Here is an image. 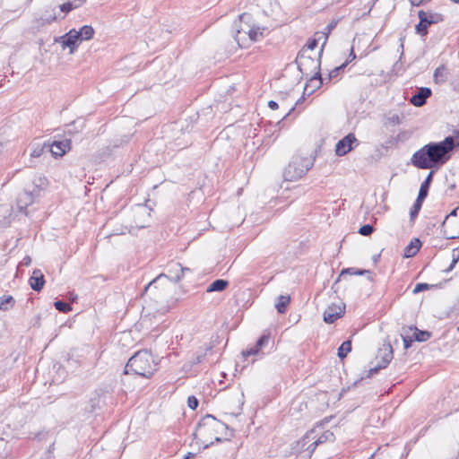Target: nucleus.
<instances>
[{
	"instance_id": "603ef678",
	"label": "nucleus",
	"mask_w": 459,
	"mask_h": 459,
	"mask_svg": "<svg viewBox=\"0 0 459 459\" xmlns=\"http://www.w3.org/2000/svg\"><path fill=\"white\" fill-rule=\"evenodd\" d=\"M459 147V131L456 134V136L454 137V150Z\"/></svg>"
},
{
	"instance_id": "e2e57ef3",
	"label": "nucleus",
	"mask_w": 459,
	"mask_h": 459,
	"mask_svg": "<svg viewBox=\"0 0 459 459\" xmlns=\"http://www.w3.org/2000/svg\"><path fill=\"white\" fill-rule=\"evenodd\" d=\"M239 402H240V405L238 406V410L240 411L241 410V406L243 405V402L240 401V400H239Z\"/></svg>"
},
{
	"instance_id": "dca6fc26",
	"label": "nucleus",
	"mask_w": 459,
	"mask_h": 459,
	"mask_svg": "<svg viewBox=\"0 0 459 459\" xmlns=\"http://www.w3.org/2000/svg\"><path fill=\"white\" fill-rule=\"evenodd\" d=\"M36 195L35 189L33 191L24 190L20 193L16 201L19 211L27 214L26 208L34 202Z\"/></svg>"
},
{
	"instance_id": "69168bd1",
	"label": "nucleus",
	"mask_w": 459,
	"mask_h": 459,
	"mask_svg": "<svg viewBox=\"0 0 459 459\" xmlns=\"http://www.w3.org/2000/svg\"><path fill=\"white\" fill-rule=\"evenodd\" d=\"M455 186V185H451L449 187H450V189H454Z\"/></svg>"
},
{
	"instance_id": "4c0bfd02",
	"label": "nucleus",
	"mask_w": 459,
	"mask_h": 459,
	"mask_svg": "<svg viewBox=\"0 0 459 459\" xmlns=\"http://www.w3.org/2000/svg\"><path fill=\"white\" fill-rule=\"evenodd\" d=\"M421 205H422V202H420L418 200L415 201V204H413V206L410 212L411 221H413L417 217V215L421 208Z\"/></svg>"
},
{
	"instance_id": "864d4df0",
	"label": "nucleus",
	"mask_w": 459,
	"mask_h": 459,
	"mask_svg": "<svg viewBox=\"0 0 459 459\" xmlns=\"http://www.w3.org/2000/svg\"><path fill=\"white\" fill-rule=\"evenodd\" d=\"M31 263V259L30 256H25L22 262V264H24L25 266H28L30 265V264Z\"/></svg>"
},
{
	"instance_id": "bb28decb",
	"label": "nucleus",
	"mask_w": 459,
	"mask_h": 459,
	"mask_svg": "<svg viewBox=\"0 0 459 459\" xmlns=\"http://www.w3.org/2000/svg\"><path fill=\"white\" fill-rule=\"evenodd\" d=\"M81 40H90L93 38L95 30L91 25H83L79 30H77Z\"/></svg>"
},
{
	"instance_id": "20e7f679",
	"label": "nucleus",
	"mask_w": 459,
	"mask_h": 459,
	"mask_svg": "<svg viewBox=\"0 0 459 459\" xmlns=\"http://www.w3.org/2000/svg\"><path fill=\"white\" fill-rule=\"evenodd\" d=\"M321 428L317 427L310 431L307 432L306 435L297 442L296 451L297 452H307V455H310L316 446L327 441H333L334 436L333 433L327 430L324 433H321Z\"/></svg>"
},
{
	"instance_id": "4468645a",
	"label": "nucleus",
	"mask_w": 459,
	"mask_h": 459,
	"mask_svg": "<svg viewBox=\"0 0 459 459\" xmlns=\"http://www.w3.org/2000/svg\"><path fill=\"white\" fill-rule=\"evenodd\" d=\"M432 95V91L429 87L419 88L410 98V102L414 107H422L426 104L427 100Z\"/></svg>"
},
{
	"instance_id": "a211bd4d",
	"label": "nucleus",
	"mask_w": 459,
	"mask_h": 459,
	"mask_svg": "<svg viewBox=\"0 0 459 459\" xmlns=\"http://www.w3.org/2000/svg\"><path fill=\"white\" fill-rule=\"evenodd\" d=\"M258 30L259 28H254L249 26L247 30H246V29H244L243 27H241L240 29H237L236 35L234 37L235 40L237 41L239 47H242L239 42V34L243 31L248 35V38L251 41H257L258 36H263V32H259Z\"/></svg>"
},
{
	"instance_id": "a19ab883",
	"label": "nucleus",
	"mask_w": 459,
	"mask_h": 459,
	"mask_svg": "<svg viewBox=\"0 0 459 459\" xmlns=\"http://www.w3.org/2000/svg\"><path fill=\"white\" fill-rule=\"evenodd\" d=\"M429 285L428 283H418L416 284V286L414 287L413 290H412V293L413 294H417L420 291H423V290H427L429 289Z\"/></svg>"
},
{
	"instance_id": "8fccbe9b",
	"label": "nucleus",
	"mask_w": 459,
	"mask_h": 459,
	"mask_svg": "<svg viewBox=\"0 0 459 459\" xmlns=\"http://www.w3.org/2000/svg\"><path fill=\"white\" fill-rule=\"evenodd\" d=\"M412 6H420L426 0H409Z\"/></svg>"
},
{
	"instance_id": "79ce46f5",
	"label": "nucleus",
	"mask_w": 459,
	"mask_h": 459,
	"mask_svg": "<svg viewBox=\"0 0 459 459\" xmlns=\"http://www.w3.org/2000/svg\"><path fill=\"white\" fill-rule=\"evenodd\" d=\"M337 21H332L325 28L327 30L326 33H325V42L326 43V40L328 39V34L336 27Z\"/></svg>"
},
{
	"instance_id": "f8f14e48",
	"label": "nucleus",
	"mask_w": 459,
	"mask_h": 459,
	"mask_svg": "<svg viewBox=\"0 0 459 459\" xmlns=\"http://www.w3.org/2000/svg\"><path fill=\"white\" fill-rule=\"evenodd\" d=\"M354 144L358 145L359 141L352 133L348 134L339 140L335 145V154L343 156L354 149Z\"/></svg>"
},
{
	"instance_id": "ea45409f",
	"label": "nucleus",
	"mask_w": 459,
	"mask_h": 459,
	"mask_svg": "<svg viewBox=\"0 0 459 459\" xmlns=\"http://www.w3.org/2000/svg\"><path fill=\"white\" fill-rule=\"evenodd\" d=\"M373 232V227L369 224H366L359 230V233L363 236H369Z\"/></svg>"
},
{
	"instance_id": "0eeeda50",
	"label": "nucleus",
	"mask_w": 459,
	"mask_h": 459,
	"mask_svg": "<svg viewBox=\"0 0 459 459\" xmlns=\"http://www.w3.org/2000/svg\"><path fill=\"white\" fill-rule=\"evenodd\" d=\"M48 152L55 158L63 157L66 154L72 147V141L70 138L65 137V135H55L53 142L48 141Z\"/></svg>"
},
{
	"instance_id": "c9c22d12",
	"label": "nucleus",
	"mask_w": 459,
	"mask_h": 459,
	"mask_svg": "<svg viewBox=\"0 0 459 459\" xmlns=\"http://www.w3.org/2000/svg\"><path fill=\"white\" fill-rule=\"evenodd\" d=\"M429 187V186H428V183H422L416 200H418L420 202H423V200L428 195Z\"/></svg>"
},
{
	"instance_id": "39448f33",
	"label": "nucleus",
	"mask_w": 459,
	"mask_h": 459,
	"mask_svg": "<svg viewBox=\"0 0 459 459\" xmlns=\"http://www.w3.org/2000/svg\"><path fill=\"white\" fill-rule=\"evenodd\" d=\"M325 46V42L321 46L317 59L307 56L305 48H301L299 51L295 63L302 75L307 77L311 74H314V73L321 72V58Z\"/></svg>"
},
{
	"instance_id": "b1692460",
	"label": "nucleus",
	"mask_w": 459,
	"mask_h": 459,
	"mask_svg": "<svg viewBox=\"0 0 459 459\" xmlns=\"http://www.w3.org/2000/svg\"><path fill=\"white\" fill-rule=\"evenodd\" d=\"M421 246L420 241L418 238L412 239L410 244L404 248L403 256L406 258L412 257L417 254Z\"/></svg>"
},
{
	"instance_id": "f704fd0d",
	"label": "nucleus",
	"mask_w": 459,
	"mask_h": 459,
	"mask_svg": "<svg viewBox=\"0 0 459 459\" xmlns=\"http://www.w3.org/2000/svg\"><path fill=\"white\" fill-rule=\"evenodd\" d=\"M130 138L131 136L129 135H124L121 139L115 140L113 143L110 146H108V148H110V151H113L117 148H120L124 144H126L130 141Z\"/></svg>"
},
{
	"instance_id": "6ab92c4d",
	"label": "nucleus",
	"mask_w": 459,
	"mask_h": 459,
	"mask_svg": "<svg viewBox=\"0 0 459 459\" xmlns=\"http://www.w3.org/2000/svg\"><path fill=\"white\" fill-rule=\"evenodd\" d=\"M44 275L40 270L36 269L33 271L30 278V285L33 290L39 291L44 286Z\"/></svg>"
},
{
	"instance_id": "a878e982",
	"label": "nucleus",
	"mask_w": 459,
	"mask_h": 459,
	"mask_svg": "<svg viewBox=\"0 0 459 459\" xmlns=\"http://www.w3.org/2000/svg\"><path fill=\"white\" fill-rule=\"evenodd\" d=\"M290 296H287V295L286 296L285 295L279 296L276 300V303H275V307H276L277 311L281 314L285 313V311L290 304Z\"/></svg>"
},
{
	"instance_id": "49530a36",
	"label": "nucleus",
	"mask_w": 459,
	"mask_h": 459,
	"mask_svg": "<svg viewBox=\"0 0 459 459\" xmlns=\"http://www.w3.org/2000/svg\"><path fill=\"white\" fill-rule=\"evenodd\" d=\"M268 107L272 109V110H276L278 109L279 108V104L277 101L275 100H269L268 101Z\"/></svg>"
},
{
	"instance_id": "cd10ccee",
	"label": "nucleus",
	"mask_w": 459,
	"mask_h": 459,
	"mask_svg": "<svg viewBox=\"0 0 459 459\" xmlns=\"http://www.w3.org/2000/svg\"><path fill=\"white\" fill-rule=\"evenodd\" d=\"M409 330L412 332V339L417 342H425L431 336V333L428 331H421L417 328H409Z\"/></svg>"
},
{
	"instance_id": "3c124183",
	"label": "nucleus",
	"mask_w": 459,
	"mask_h": 459,
	"mask_svg": "<svg viewBox=\"0 0 459 459\" xmlns=\"http://www.w3.org/2000/svg\"><path fill=\"white\" fill-rule=\"evenodd\" d=\"M356 58V54L354 52L353 47H351L349 56L346 60H350V63Z\"/></svg>"
},
{
	"instance_id": "2eb2a0df",
	"label": "nucleus",
	"mask_w": 459,
	"mask_h": 459,
	"mask_svg": "<svg viewBox=\"0 0 459 459\" xmlns=\"http://www.w3.org/2000/svg\"><path fill=\"white\" fill-rule=\"evenodd\" d=\"M325 81L326 80L322 77L321 72L314 73L305 84L304 94L310 96L317 89L321 88Z\"/></svg>"
},
{
	"instance_id": "c756f323",
	"label": "nucleus",
	"mask_w": 459,
	"mask_h": 459,
	"mask_svg": "<svg viewBox=\"0 0 459 459\" xmlns=\"http://www.w3.org/2000/svg\"><path fill=\"white\" fill-rule=\"evenodd\" d=\"M350 64V60H346L345 62H343L341 65L333 68L332 71L329 72L327 77L325 78V80L327 81V82H331L333 79L336 78L339 76V74L344 71V69L346 68V66Z\"/></svg>"
},
{
	"instance_id": "58836bf2",
	"label": "nucleus",
	"mask_w": 459,
	"mask_h": 459,
	"mask_svg": "<svg viewBox=\"0 0 459 459\" xmlns=\"http://www.w3.org/2000/svg\"><path fill=\"white\" fill-rule=\"evenodd\" d=\"M318 45V39L316 38H310L307 41L306 45L302 48L306 49V52L307 50H313L315 49Z\"/></svg>"
},
{
	"instance_id": "f257e3e1",
	"label": "nucleus",
	"mask_w": 459,
	"mask_h": 459,
	"mask_svg": "<svg viewBox=\"0 0 459 459\" xmlns=\"http://www.w3.org/2000/svg\"><path fill=\"white\" fill-rule=\"evenodd\" d=\"M454 150V136H446L443 141L431 142L413 153L411 163L420 169L435 172L451 158Z\"/></svg>"
},
{
	"instance_id": "412c9836",
	"label": "nucleus",
	"mask_w": 459,
	"mask_h": 459,
	"mask_svg": "<svg viewBox=\"0 0 459 459\" xmlns=\"http://www.w3.org/2000/svg\"><path fill=\"white\" fill-rule=\"evenodd\" d=\"M268 342V336L266 335H263L261 336L256 344L255 345L254 348H250L248 350H246L242 352L243 356L244 357H248V356H251V355H255L259 352V351L265 345L267 344Z\"/></svg>"
},
{
	"instance_id": "393cba45",
	"label": "nucleus",
	"mask_w": 459,
	"mask_h": 459,
	"mask_svg": "<svg viewBox=\"0 0 459 459\" xmlns=\"http://www.w3.org/2000/svg\"><path fill=\"white\" fill-rule=\"evenodd\" d=\"M229 285V281L222 279H218L212 281L208 287L207 292L223 291Z\"/></svg>"
},
{
	"instance_id": "5fc2aeb1",
	"label": "nucleus",
	"mask_w": 459,
	"mask_h": 459,
	"mask_svg": "<svg viewBox=\"0 0 459 459\" xmlns=\"http://www.w3.org/2000/svg\"><path fill=\"white\" fill-rule=\"evenodd\" d=\"M250 18V14L247 13H242L239 15L240 22H244L246 20H248Z\"/></svg>"
},
{
	"instance_id": "774afa93",
	"label": "nucleus",
	"mask_w": 459,
	"mask_h": 459,
	"mask_svg": "<svg viewBox=\"0 0 459 459\" xmlns=\"http://www.w3.org/2000/svg\"><path fill=\"white\" fill-rule=\"evenodd\" d=\"M457 331L459 332V326L457 327Z\"/></svg>"
},
{
	"instance_id": "6e6552de",
	"label": "nucleus",
	"mask_w": 459,
	"mask_h": 459,
	"mask_svg": "<svg viewBox=\"0 0 459 459\" xmlns=\"http://www.w3.org/2000/svg\"><path fill=\"white\" fill-rule=\"evenodd\" d=\"M189 271L188 268H184L178 263H174L169 265L168 274H160L156 279L151 281L145 288V291L152 288H156V284L163 279H169L171 281L178 282L183 276L184 273Z\"/></svg>"
},
{
	"instance_id": "aec40b11",
	"label": "nucleus",
	"mask_w": 459,
	"mask_h": 459,
	"mask_svg": "<svg viewBox=\"0 0 459 459\" xmlns=\"http://www.w3.org/2000/svg\"><path fill=\"white\" fill-rule=\"evenodd\" d=\"M449 72L445 65H441L434 71V82L437 84L445 83L448 79Z\"/></svg>"
},
{
	"instance_id": "de8ad7c7",
	"label": "nucleus",
	"mask_w": 459,
	"mask_h": 459,
	"mask_svg": "<svg viewBox=\"0 0 459 459\" xmlns=\"http://www.w3.org/2000/svg\"><path fill=\"white\" fill-rule=\"evenodd\" d=\"M404 39H405V37L404 36H402L400 37L399 39V41H400V49H401V56H400V58H402V56H403V48H404Z\"/></svg>"
},
{
	"instance_id": "1a4fd4ad",
	"label": "nucleus",
	"mask_w": 459,
	"mask_h": 459,
	"mask_svg": "<svg viewBox=\"0 0 459 459\" xmlns=\"http://www.w3.org/2000/svg\"><path fill=\"white\" fill-rule=\"evenodd\" d=\"M54 41L60 43L63 49L69 48L70 54H74L82 43L80 36L75 29L70 30L62 36L55 37Z\"/></svg>"
},
{
	"instance_id": "72a5a7b5",
	"label": "nucleus",
	"mask_w": 459,
	"mask_h": 459,
	"mask_svg": "<svg viewBox=\"0 0 459 459\" xmlns=\"http://www.w3.org/2000/svg\"><path fill=\"white\" fill-rule=\"evenodd\" d=\"M305 95L306 94L303 93V95L296 101L295 105L289 110V112L280 121L277 122V126H281V125L284 126V121H286L288 117L295 110L296 106L300 104L305 100Z\"/></svg>"
},
{
	"instance_id": "338daca9",
	"label": "nucleus",
	"mask_w": 459,
	"mask_h": 459,
	"mask_svg": "<svg viewBox=\"0 0 459 459\" xmlns=\"http://www.w3.org/2000/svg\"><path fill=\"white\" fill-rule=\"evenodd\" d=\"M166 310H164L162 313L159 314V316H163Z\"/></svg>"
},
{
	"instance_id": "09e8293b",
	"label": "nucleus",
	"mask_w": 459,
	"mask_h": 459,
	"mask_svg": "<svg viewBox=\"0 0 459 459\" xmlns=\"http://www.w3.org/2000/svg\"><path fill=\"white\" fill-rule=\"evenodd\" d=\"M389 121L394 125L400 124V117L398 115H394L391 117H389Z\"/></svg>"
},
{
	"instance_id": "c85d7f7f",
	"label": "nucleus",
	"mask_w": 459,
	"mask_h": 459,
	"mask_svg": "<svg viewBox=\"0 0 459 459\" xmlns=\"http://www.w3.org/2000/svg\"><path fill=\"white\" fill-rule=\"evenodd\" d=\"M56 20V13L44 14L35 21L36 27L37 28L43 27L45 25L52 23Z\"/></svg>"
},
{
	"instance_id": "0e129e2a",
	"label": "nucleus",
	"mask_w": 459,
	"mask_h": 459,
	"mask_svg": "<svg viewBox=\"0 0 459 459\" xmlns=\"http://www.w3.org/2000/svg\"><path fill=\"white\" fill-rule=\"evenodd\" d=\"M453 211H457V215H459V206L454 209Z\"/></svg>"
},
{
	"instance_id": "a18cd8bd",
	"label": "nucleus",
	"mask_w": 459,
	"mask_h": 459,
	"mask_svg": "<svg viewBox=\"0 0 459 459\" xmlns=\"http://www.w3.org/2000/svg\"><path fill=\"white\" fill-rule=\"evenodd\" d=\"M403 345H404V348H405V349L410 348V347H411V342H412V341H413L412 337H411V338H410L409 336H403Z\"/></svg>"
},
{
	"instance_id": "7ed1b4c3",
	"label": "nucleus",
	"mask_w": 459,
	"mask_h": 459,
	"mask_svg": "<svg viewBox=\"0 0 459 459\" xmlns=\"http://www.w3.org/2000/svg\"><path fill=\"white\" fill-rule=\"evenodd\" d=\"M157 369V361L146 350L135 352L126 365V374L134 373L145 378L151 377Z\"/></svg>"
},
{
	"instance_id": "052dcab7",
	"label": "nucleus",
	"mask_w": 459,
	"mask_h": 459,
	"mask_svg": "<svg viewBox=\"0 0 459 459\" xmlns=\"http://www.w3.org/2000/svg\"><path fill=\"white\" fill-rule=\"evenodd\" d=\"M65 134H68L71 136L73 134V131L70 128H68L66 131H65Z\"/></svg>"
},
{
	"instance_id": "2f4dec72",
	"label": "nucleus",
	"mask_w": 459,
	"mask_h": 459,
	"mask_svg": "<svg viewBox=\"0 0 459 459\" xmlns=\"http://www.w3.org/2000/svg\"><path fill=\"white\" fill-rule=\"evenodd\" d=\"M14 300L12 296H3L0 298V309L7 310L10 307H13Z\"/></svg>"
},
{
	"instance_id": "ddd939ff",
	"label": "nucleus",
	"mask_w": 459,
	"mask_h": 459,
	"mask_svg": "<svg viewBox=\"0 0 459 459\" xmlns=\"http://www.w3.org/2000/svg\"><path fill=\"white\" fill-rule=\"evenodd\" d=\"M345 312V305L342 301L333 303L327 307L324 313V320L332 324L338 318L342 317Z\"/></svg>"
},
{
	"instance_id": "9b49d317",
	"label": "nucleus",
	"mask_w": 459,
	"mask_h": 459,
	"mask_svg": "<svg viewBox=\"0 0 459 459\" xmlns=\"http://www.w3.org/2000/svg\"><path fill=\"white\" fill-rule=\"evenodd\" d=\"M457 211H452L443 221L444 232L447 238H459V218H456Z\"/></svg>"
},
{
	"instance_id": "13d9d810",
	"label": "nucleus",
	"mask_w": 459,
	"mask_h": 459,
	"mask_svg": "<svg viewBox=\"0 0 459 459\" xmlns=\"http://www.w3.org/2000/svg\"><path fill=\"white\" fill-rule=\"evenodd\" d=\"M456 263H457V259L454 258L449 268L447 269V271L452 270Z\"/></svg>"
},
{
	"instance_id": "5701e85b",
	"label": "nucleus",
	"mask_w": 459,
	"mask_h": 459,
	"mask_svg": "<svg viewBox=\"0 0 459 459\" xmlns=\"http://www.w3.org/2000/svg\"><path fill=\"white\" fill-rule=\"evenodd\" d=\"M48 143L45 142L43 143H33L31 145L30 157L31 158H39L45 153H48Z\"/></svg>"
},
{
	"instance_id": "bf43d9fd",
	"label": "nucleus",
	"mask_w": 459,
	"mask_h": 459,
	"mask_svg": "<svg viewBox=\"0 0 459 459\" xmlns=\"http://www.w3.org/2000/svg\"><path fill=\"white\" fill-rule=\"evenodd\" d=\"M290 175L291 176V178H286L287 180H292V178H295V179L299 178V174H290Z\"/></svg>"
},
{
	"instance_id": "c03bdc74",
	"label": "nucleus",
	"mask_w": 459,
	"mask_h": 459,
	"mask_svg": "<svg viewBox=\"0 0 459 459\" xmlns=\"http://www.w3.org/2000/svg\"><path fill=\"white\" fill-rule=\"evenodd\" d=\"M366 271H358V272H353V269L351 268H348V269H344L342 271V273L341 275L344 274V273H354V274H363L365 273Z\"/></svg>"
},
{
	"instance_id": "f3484780",
	"label": "nucleus",
	"mask_w": 459,
	"mask_h": 459,
	"mask_svg": "<svg viewBox=\"0 0 459 459\" xmlns=\"http://www.w3.org/2000/svg\"><path fill=\"white\" fill-rule=\"evenodd\" d=\"M380 351L382 352V362L368 370V377L377 373L378 369L385 368L393 359V350L390 345L385 346Z\"/></svg>"
},
{
	"instance_id": "4d7b16f0",
	"label": "nucleus",
	"mask_w": 459,
	"mask_h": 459,
	"mask_svg": "<svg viewBox=\"0 0 459 459\" xmlns=\"http://www.w3.org/2000/svg\"><path fill=\"white\" fill-rule=\"evenodd\" d=\"M432 176L433 174H429L427 178L425 179V181L423 183H428V186H429L431 180H432Z\"/></svg>"
},
{
	"instance_id": "e433bc0d",
	"label": "nucleus",
	"mask_w": 459,
	"mask_h": 459,
	"mask_svg": "<svg viewBox=\"0 0 459 459\" xmlns=\"http://www.w3.org/2000/svg\"><path fill=\"white\" fill-rule=\"evenodd\" d=\"M54 306L57 310H59L60 312H63V313H67L72 310V307L69 304L60 301V300L56 301L54 303Z\"/></svg>"
},
{
	"instance_id": "473e14b6",
	"label": "nucleus",
	"mask_w": 459,
	"mask_h": 459,
	"mask_svg": "<svg viewBox=\"0 0 459 459\" xmlns=\"http://www.w3.org/2000/svg\"><path fill=\"white\" fill-rule=\"evenodd\" d=\"M82 4H79V2H75V3L66 2V3L60 4L59 8H60L61 12H63L65 13H68L72 10L78 8Z\"/></svg>"
},
{
	"instance_id": "37998d69",
	"label": "nucleus",
	"mask_w": 459,
	"mask_h": 459,
	"mask_svg": "<svg viewBox=\"0 0 459 459\" xmlns=\"http://www.w3.org/2000/svg\"><path fill=\"white\" fill-rule=\"evenodd\" d=\"M187 403L190 409L195 410L198 406V400L195 396H189Z\"/></svg>"
},
{
	"instance_id": "7c9ffc66",
	"label": "nucleus",
	"mask_w": 459,
	"mask_h": 459,
	"mask_svg": "<svg viewBox=\"0 0 459 459\" xmlns=\"http://www.w3.org/2000/svg\"><path fill=\"white\" fill-rule=\"evenodd\" d=\"M351 350V342L350 341H345L338 349V356L340 359H343L347 356V354Z\"/></svg>"
},
{
	"instance_id": "680f3d73",
	"label": "nucleus",
	"mask_w": 459,
	"mask_h": 459,
	"mask_svg": "<svg viewBox=\"0 0 459 459\" xmlns=\"http://www.w3.org/2000/svg\"><path fill=\"white\" fill-rule=\"evenodd\" d=\"M75 2H79V4H82L86 2V0H74Z\"/></svg>"
},
{
	"instance_id": "4be33fe9",
	"label": "nucleus",
	"mask_w": 459,
	"mask_h": 459,
	"mask_svg": "<svg viewBox=\"0 0 459 459\" xmlns=\"http://www.w3.org/2000/svg\"><path fill=\"white\" fill-rule=\"evenodd\" d=\"M268 342V336L266 335H263L261 336L256 344L255 345L254 348H250L248 350H246L242 352L243 356L244 357H248V356H251V355H255L259 352V351L265 345L267 344Z\"/></svg>"
},
{
	"instance_id": "f03ea898",
	"label": "nucleus",
	"mask_w": 459,
	"mask_h": 459,
	"mask_svg": "<svg viewBox=\"0 0 459 459\" xmlns=\"http://www.w3.org/2000/svg\"><path fill=\"white\" fill-rule=\"evenodd\" d=\"M227 429L224 423L212 415H206L198 423L194 433L196 442L204 447H208L215 441H221V435Z\"/></svg>"
},
{
	"instance_id": "423d86ee",
	"label": "nucleus",
	"mask_w": 459,
	"mask_h": 459,
	"mask_svg": "<svg viewBox=\"0 0 459 459\" xmlns=\"http://www.w3.org/2000/svg\"><path fill=\"white\" fill-rule=\"evenodd\" d=\"M419 22L415 25V33L424 38L429 33V28L444 21V15L438 13L426 12L420 10L418 12Z\"/></svg>"
},
{
	"instance_id": "6e6d98bb",
	"label": "nucleus",
	"mask_w": 459,
	"mask_h": 459,
	"mask_svg": "<svg viewBox=\"0 0 459 459\" xmlns=\"http://www.w3.org/2000/svg\"><path fill=\"white\" fill-rule=\"evenodd\" d=\"M130 337V334L128 333H122L120 334V340H127Z\"/></svg>"
},
{
	"instance_id": "9d476101",
	"label": "nucleus",
	"mask_w": 459,
	"mask_h": 459,
	"mask_svg": "<svg viewBox=\"0 0 459 459\" xmlns=\"http://www.w3.org/2000/svg\"><path fill=\"white\" fill-rule=\"evenodd\" d=\"M316 157L294 155L289 163L288 172H308L314 165Z\"/></svg>"
}]
</instances>
